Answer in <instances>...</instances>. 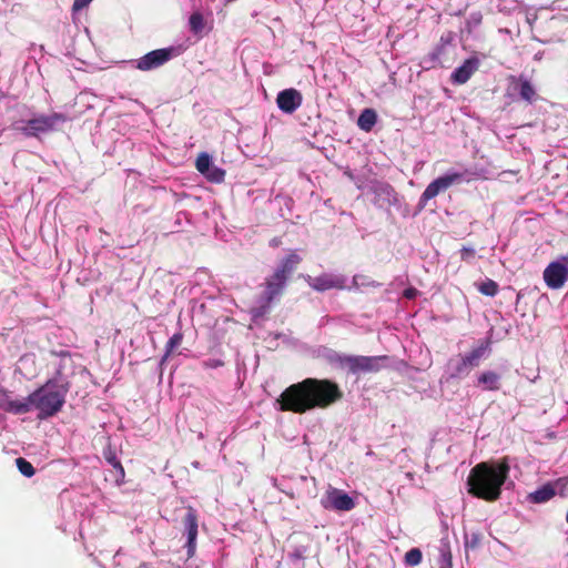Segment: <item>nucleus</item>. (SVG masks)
<instances>
[{"mask_svg":"<svg viewBox=\"0 0 568 568\" xmlns=\"http://www.w3.org/2000/svg\"><path fill=\"white\" fill-rule=\"evenodd\" d=\"M376 122L377 113L374 109L371 108L364 109L357 119L358 128L365 132H371Z\"/></svg>","mask_w":568,"mask_h":568,"instance_id":"aec40b11","label":"nucleus"},{"mask_svg":"<svg viewBox=\"0 0 568 568\" xmlns=\"http://www.w3.org/2000/svg\"><path fill=\"white\" fill-rule=\"evenodd\" d=\"M498 290H499L498 284L490 278H487L486 281L480 283L478 286V291L481 294H484L486 296H491V297L498 293Z\"/></svg>","mask_w":568,"mask_h":568,"instance_id":"5701e85b","label":"nucleus"},{"mask_svg":"<svg viewBox=\"0 0 568 568\" xmlns=\"http://www.w3.org/2000/svg\"><path fill=\"white\" fill-rule=\"evenodd\" d=\"M489 339L480 341L479 345L476 348H474L471 352H469L467 355L463 357L466 359V362L471 368L477 367L479 365L480 359L489 351Z\"/></svg>","mask_w":568,"mask_h":568,"instance_id":"a211bd4d","label":"nucleus"},{"mask_svg":"<svg viewBox=\"0 0 568 568\" xmlns=\"http://www.w3.org/2000/svg\"><path fill=\"white\" fill-rule=\"evenodd\" d=\"M448 367L450 369L449 377L454 379L467 376L471 369L463 356H459L457 359H450Z\"/></svg>","mask_w":568,"mask_h":568,"instance_id":"6ab92c4d","label":"nucleus"},{"mask_svg":"<svg viewBox=\"0 0 568 568\" xmlns=\"http://www.w3.org/2000/svg\"><path fill=\"white\" fill-rule=\"evenodd\" d=\"M566 521L568 523V510H567V514H566Z\"/></svg>","mask_w":568,"mask_h":568,"instance_id":"f704fd0d","label":"nucleus"},{"mask_svg":"<svg viewBox=\"0 0 568 568\" xmlns=\"http://www.w3.org/2000/svg\"><path fill=\"white\" fill-rule=\"evenodd\" d=\"M105 458L109 462V464H111L113 466V468H115L118 470L120 477L123 479L124 475H125L124 468L121 465L120 460L115 457V455L110 454V455L105 456Z\"/></svg>","mask_w":568,"mask_h":568,"instance_id":"c85d7f7f","label":"nucleus"},{"mask_svg":"<svg viewBox=\"0 0 568 568\" xmlns=\"http://www.w3.org/2000/svg\"><path fill=\"white\" fill-rule=\"evenodd\" d=\"M203 175L212 183H221L224 181L225 171L219 166L211 165L210 170Z\"/></svg>","mask_w":568,"mask_h":568,"instance_id":"4be33fe9","label":"nucleus"},{"mask_svg":"<svg viewBox=\"0 0 568 568\" xmlns=\"http://www.w3.org/2000/svg\"><path fill=\"white\" fill-rule=\"evenodd\" d=\"M91 1L92 0H74L72 4V10L80 11L83 8L88 7Z\"/></svg>","mask_w":568,"mask_h":568,"instance_id":"7c9ffc66","label":"nucleus"},{"mask_svg":"<svg viewBox=\"0 0 568 568\" xmlns=\"http://www.w3.org/2000/svg\"><path fill=\"white\" fill-rule=\"evenodd\" d=\"M388 361L387 356H344L339 358L343 367H346L352 374L377 373L383 367V362Z\"/></svg>","mask_w":568,"mask_h":568,"instance_id":"423d86ee","label":"nucleus"},{"mask_svg":"<svg viewBox=\"0 0 568 568\" xmlns=\"http://www.w3.org/2000/svg\"><path fill=\"white\" fill-rule=\"evenodd\" d=\"M184 51L182 45L156 49L148 52L136 60V69L150 71L164 65L172 58L179 57Z\"/></svg>","mask_w":568,"mask_h":568,"instance_id":"6e6552de","label":"nucleus"},{"mask_svg":"<svg viewBox=\"0 0 568 568\" xmlns=\"http://www.w3.org/2000/svg\"><path fill=\"white\" fill-rule=\"evenodd\" d=\"M302 262V257L291 252L277 265L276 270L264 282L263 302L270 305L276 297L283 294L286 283L291 275L296 271Z\"/></svg>","mask_w":568,"mask_h":568,"instance_id":"20e7f679","label":"nucleus"},{"mask_svg":"<svg viewBox=\"0 0 568 568\" xmlns=\"http://www.w3.org/2000/svg\"><path fill=\"white\" fill-rule=\"evenodd\" d=\"M205 365L209 367H217V366L222 365V363L220 361H210V362H206Z\"/></svg>","mask_w":568,"mask_h":568,"instance_id":"2f4dec72","label":"nucleus"},{"mask_svg":"<svg viewBox=\"0 0 568 568\" xmlns=\"http://www.w3.org/2000/svg\"><path fill=\"white\" fill-rule=\"evenodd\" d=\"M16 465L19 469V471L30 478L32 477L34 474H36V469L34 467L32 466V464L30 462H28L26 458L23 457H19L16 459Z\"/></svg>","mask_w":568,"mask_h":568,"instance_id":"b1692460","label":"nucleus"},{"mask_svg":"<svg viewBox=\"0 0 568 568\" xmlns=\"http://www.w3.org/2000/svg\"><path fill=\"white\" fill-rule=\"evenodd\" d=\"M190 30L195 36H202L205 29L204 17L201 12H193L189 19Z\"/></svg>","mask_w":568,"mask_h":568,"instance_id":"412c9836","label":"nucleus"},{"mask_svg":"<svg viewBox=\"0 0 568 568\" xmlns=\"http://www.w3.org/2000/svg\"><path fill=\"white\" fill-rule=\"evenodd\" d=\"M343 398L339 386L331 379L305 378L288 386L277 398L280 410L304 414L327 408Z\"/></svg>","mask_w":568,"mask_h":568,"instance_id":"f257e3e1","label":"nucleus"},{"mask_svg":"<svg viewBox=\"0 0 568 568\" xmlns=\"http://www.w3.org/2000/svg\"><path fill=\"white\" fill-rule=\"evenodd\" d=\"M276 103L281 111L287 114L294 113L303 103L302 93L293 88L278 92Z\"/></svg>","mask_w":568,"mask_h":568,"instance_id":"f8f14e48","label":"nucleus"},{"mask_svg":"<svg viewBox=\"0 0 568 568\" xmlns=\"http://www.w3.org/2000/svg\"><path fill=\"white\" fill-rule=\"evenodd\" d=\"M414 293H415V291H414V290H412V288H410V290H406V291H405V296H406V297H408V298H410V297H413V296H414Z\"/></svg>","mask_w":568,"mask_h":568,"instance_id":"473e14b6","label":"nucleus"},{"mask_svg":"<svg viewBox=\"0 0 568 568\" xmlns=\"http://www.w3.org/2000/svg\"><path fill=\"white\" fill-rule=\"evenodd\" d=\"M423 558L419 548H412L405 554V564L408 566H417L420 564Z\"/></svg>","mask_w":568,"mask_h":568,"instance_id":"bb28decb","label":"nucleus"},{"mask_svg":"<svg viewBox=\"0 0 568 568\" xmlns=\"http://www.w3.org/2000/svg\"><path fill=\"white\" fill-rule=\"evenodd\" d=\"M59 355H60V356H62V357H68V358L70 359V353H69V352H67V351H61V352L59 353Z\"/></svg>","mask_w":568,"mask_h":568,"instance_id":"72a5a7b5","label":"nucleus"},{"mask_svg":"<svg viewBox=\"0 0 568 568\" xmlns=\"http://www.w3.org/2000/svg\"><path fill=\"white\" fill-rule=\"evenodd\" d=\"M478 68L479 60L477 58L466 59L463 64L452 73L450 79L456 84H464L471 78Z\"/></svg>","mask_w":568,"mask_h":568,"instance_id":"4468645a","label":"nucleus"},{"mask_svg":"<svg viewBox=\"0 0 568 568\" xmlns=\"http://www.w3.org/2000/svg\"><path fill=\"white\" fill-rule=\"evenodd\" d=\"M183 341V334L181 332L175 333L166 343L165 345V355L164 358H168L175 348H178Z\"/></svg>","mask_w":568,"mask_h":568,"instance_id":"393cba45","label":"nucleus"},{"mask_svg":"<svg viewBox=\"0 0 568 568\" xmlns=\"http://www.w3.org/2000/svg\"><path fill=\"white\" fill-rule=\"evenodd\" d=\"M509 470L506 459L496 465L486 462L477 464L467 478L468 493L488 503L498 500Z\"/></svg>","mask_w":568,"mask_h":568,"instance_id":"f03ea898","label":"nucleus"},{"mask_svg":"<svg viewBox=\"0 0 568 568\" xmlns=\"http://www.w3.org/2000/svg\"><path fill=\"white\" fill-rule=\"evenodd\" d=\"M555 495H556L555 484L547 483L544 486H541L540 488H538L537 490L530 493L527 498L529 501H531L534 504H542V503H547L548 500L554 498Z\"/></svg>","mask_w":568,"mask_h":568,"instance_id":"f3484780","label":"nucleus"},{"mask_svg":"<svg viewBox=\"0 0 568 568\" xmlns=\"http://www.w3.org/2000/svg\"><path fill=\"white\" fill-rule=\"evenodd\" d=\"M69 390L70 382L62 375L59 368L54 377L48 379L44 385L26 398L29 412L32 407L36 408L39 419H47L57 415L62 409Z\"/></svg>","mask_w":568,"mask_h":568,"instance_id":"7ed1b4c3","label":"nucleus"},{"mask_svg":"<svg viewBox=\"0 0 568 568\" xmlns=\"http://www.w3.org/2000/svg\"><path fill=\"white\" fill-rule=\"evenodd\" d=\"M475 256V250L471 247H463L460 250V257L463 261L469 262Z\"/></svg>","mask_w":568,"mask_h":568,"instance_id":"c756f323","label":"nucleus"},{"mask_svg":"<svg viewBox=\"0 0 568 568\" xmlns=\"http://www.w3.org/2000/svg\"><path fill=\"white\" fill-rule=\"evenodd\" d=\"M508 81L509 88L513 91H515L523 101H525L528 104H531L537 101V91L527 77H525L524 74H520L518 77L509 75Z\"/></svg>","mask_w":568,"mask_h":568,"instance_id":"9d476101","label":"nucleus"},{"mask_svg":"<svg viewBox=\"0 0 568 568\" xmlns=\"http://www.w3.org/2000/svg\"><path fill=\"white\" fill-rule=\"evenodd\" d=\"M304 278L306 283L317 292H324L332 288L342 290L345 286L344 277L327 273L321 274L315 277L307 275Z\"/></svg>","mask_w":568,"mask_h":568,"instance_id":"9b49d317","label":"nucleus"},{"mask_svg":"<svg viewBox=\"0 0 568 568\" xmlns=\"http://www.w3.org/2000/svg\"><path fill=\"white\" fill-rule=\"evenodd\" d=\"M211 165V156L207 153L203 152L199 154L195 161V168L201 174L206 173L210 170Z\"/></svg>","mask_w":568,"mask_h":568,"instance_id":"a878e982","label":"nucleus"},{"mask_svg":"<svg viewBox=\"0 0 568 568\" xmlns=\"http://www.w3.org/2000/svg\"><path fill=\"white\" fill-rule=\"evenodd\" d=\"M184 527L187 535L186 548L187 557H192L195 552L197 537V515L193 508H189L183 518Z\"/></svg>","mask_w":568,"mask_h":568,"instance_id":"ddd939ff","label":"nucleus"},{"mask_svg":"<svg viewBox=\"0 0 568 568\" xmlns=\"http://www.w3.org/2000/svg\"><path fill=\"white\" fill-rule=\"evenodd\" d=\"M440 557L443 566L440 568H452V554L448 545H443L440 548Z\"/></svg>","mask_w":568,"mask_h":568,"instance_id":"cd10ccee","label":"nucleus"},{"mask_svg":"<svg viewBox=\"0 0 568 568\" xmlns=\"http://www.w3.org/2000/svg\"><path fill=\"white\" fill-rule=\"evenodd\" d=\"M68 121L67 115L53 112L49 115L40 114L26 122V125L19 130L27 136L38 138L42 133L54 131L59 123Z\"/></svg>","mask_w":568,"mask_h":568,"instance_id":"39448f33","label":"nucleus"},{"mask_svg":"<svg viewBox=\"0 0 568 568\" xmlns=\"http://www.w3.org/2000/svg\"><path fill=\"white\" fill-rule=\"evenodd\" d=\"M0 408L12 414L29 413V406L26 403V399H11L10 393L6 389H0Z\"/></svg>","mask_w":568,"mask_h":568,"instance_id":"2eb2a0df","label":"nucleus"},{"mask_svg":"<svg viewBox=\"0 0 568 568\" xmlns=\"http://www.w3.org/2000/svg\"><path fill=\"white\" fill-rule=\"evenodd\" d=\"M478 386H481L485 390L496 392L500 389V375L494 371H485L478 375Z\"/></svg>","mask_w":568,"mask_h":568,"instance_id":"dca6fc26","label":"nucleus"},{"mask_svg":"<svg viewBox=\"0 0 568 568\" xmlns=\"http://www.w3.org/2000/svg\"><path fill=\"white\" fill-rule=\"evenodd\" d=\"M321 505L327 510L349 511L356 504L348 494L329 485L321 498Z\"/></svg>","mask_w":568,"mask_h":568,"instance_id":"1a4fd4ad","label":"nucleus"},{"mask_svg":"<svg viewBox=\"0 0 568 568\" xmlns=\"http://www.w3.org/2000/svg\"><path fill=\"white\" fill-rule=\"evenodd\" d=\"M465 173H467V171H465L464 173H462V172L448 173V174L439 176V178L435 179L433 182H430L419 197L418 209L419 210L425 209L428 201L436 197L440 193L445 192L452 185L460 183Z\"/></svg>","mask_w":568,"mask_h":568,"instance_id":"0eeeda50","label":"nucleus"}]
</instances>
